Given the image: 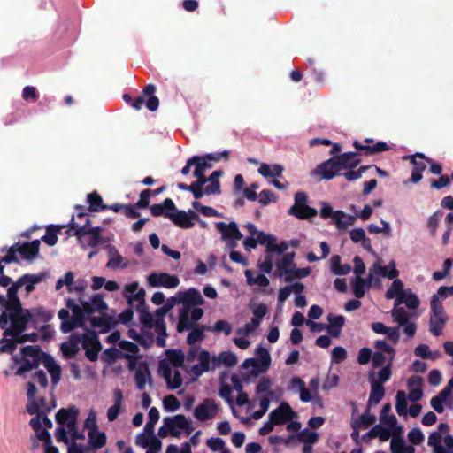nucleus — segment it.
I'll return each instance as SVG.
<instances>
[{"label":"nucleus","mask_w":453,"mask_h":453,"mask_svg":"<svg viewBox=\"0 0 453 453\" xmlns=\"http://www.w3.org/2000/svg\"><path fill=\"white\" fill-rule=\"evenodd\" d=\"M181 297V308H187V310H192L193 305H202L204 303V299L202 296L199 290L191 288L186 291H180Z\"/></svg>","instance_id":"18"},{"label":"nucleus","mask_w":453,"mask_h":453,"mask_svg":"<svg viewBox=\"0 0 453 453\" xmlns=\"http://www.w3.org/2000/svg\"><path fill=\"white\" fill-rule=\"evenodd\" d=\"M391 315L395 322L398 325H404L409 321V313L402 307L396 308L395 307L391 311Z\"/></svg>","instance_id":"57"},{"label":"nucleus","mask_w":453,"mask_h":453,"mask_svg":"<svg viewBox=\"0 0 453 453\" xmlns=\"http://www.w3.org/2000/svg\"><path fill=\"white\" fill-rule=\"evenodd\" d=\"M231 156V150H225L219 152L208 153L203 156H193L190 157L181 170H206L214 166L215 163L221 161L227 162Z\"/></svg>","instance_id":"5"},{"label":"nucleus","mask_w":453,"mask_h":453,"mask_svg":"<svg viewBox=\"0 0 453 453\" xmlns=\"http://www.w3.org/2000/svg\"><path fill=\"white\" fill-rule=\"evenodd\" d=\"M369 381L371 383V392L368 399L369 405L378 404L385 395V388L382 384L375 382L374 373H369Z\"/></svg>","instance_id":"22"},{"label":"nucleus","mask_w":453,"mask_h":453,"mask_svg":"<svg viewBox=\"0 0 453 453\" xmlns=\"http://www.w3.org/2000/svg\"><path fill=\"white\" fill-rule=\"evenodd\" d=\"M124 357L126 359L135 358L129 354H124L120 350L116 348H109L106 349L102 356V360L107 362L108 364H113L118 358Z\"/></svg>","instance_id":"39"},{"label":"nucleus","mask_w":453,"mask_h":453,"mask_svg":"<svg viewBox=\"0 0 453 453\" xmlns=\"http://www.w3.org/2000/svg\"><path fill=\"white\" fill-rule=\"evenodd\" d=\"M404 292L403 282L400 279H395L386 291L385 297L387 299H393L395 297V302H397L398 296H402Z\"/></svg>","instance_id":"40"},{"label":"nucleus","mask_w":453,"mask_h":453,"mask_svg":"<svg viewBox=\"0 0 453 453\" xmlns=\"http://www.w3.org/2000/svg\"><path fill=\"white\" fill-rule=\"evenodd\" d=\"M374 347L377 351H381L382 353L388 355V357H392V360L395 359V349L390 346L386 341L379 340L374 343Z\"/></svg>","instance_id":"60"},{"label":"nucleus","mask_w":453,"mask_h":453,"mask_svg":"<svg viewBox=\"0 0 453 453\" xmlns=\"http://www.w3.org/2000/svg\"><path fill=\"white\" fill-rule=\"evenodd\" d=\"M15 244L20 257L30 263L39 256L41 246V240L39 239L23 243L18 242Z\"/></svg>","instance_id":"15"},{"label":"nucleus","mask_w":453,"mask_h":453,"mask_svg":"<svg viewBox=\"0 0 453 453\" xmlns=\"http://www.w3.org/2000/svg\"><path fill=\"white\" fill-rule=\"evenodd\" d=\"M66 226H68L66 225ZM65 227V225H50L46 228V234L40 239L49 246H54L58 242L57 234Z\"/></svg>","instance_id":"35"},{"label":"nucleus","mask_w":453,"mask_h":453,"mask_svg":"<svg viewBox=\"0 0 453 453\" xmlns=\"http://www.w3.org/2000/svg\"><path fill=\"white\" fill-rule=\"evenodd\" d=\"M49 276V273L47 272H42V273H35V274H32V273H26L25 274V283H24V287H25V290L27 292V294H30L31 292H33L35 288V285L36 284H39L41 283L42 281H43L44 280H46Z\"/></svg>","instance_id":"30"},{"label":"nucleus","mask_w":453,"mask_h":453,"mask_svg":"<svg viewBox=\"0 0 453 453\" xmlns=\"http://www.w3.org/2000/svg\"><path fill=\"white\" fill-rule=\"evenodd\" d=\"M395 410L399 416H405L408 413V400L403 390H398L395 396Z\"/></svg>","instance_id":"46"},{"label":"nucleus","mask_w":453,"mask_h":453,"mask_svg":"<svg viewBox=\"0 0 453 453\" xmlns=\"http://www.w3.org/2000/svg\"><path fill=\"white\" fill-rule=\"evenodd\" d=\"M7 303L10 309H19L22 306L21 301L18 296V292L12 287L7 289Z\"/></svg>","instance_id":"59"},{"label":"nucleus","mask_w":453,"mask_h":453,"mask_svg":"<svg viewBox=\"0 0 453 453\" xmlns=\"http://www.w3.org/2000/svg\"><path fill=\"white\" fill-rule=\"evenodd\" d=\"M449 431V426L447 423H441L437 431L430 434L427 444L431 447L440 445L442 440V434Z\"/></svg>","instance_id":"38"},{"label":"nucleus","mask_w":453,"mask_h":453,"mask_svg":"<svg viewBox=\"0 0 453 453\" xmlns=\"http://www.w3.org/2000/svg\"><path fill=\"white\" fill-rule=\"evenodd\" d=\"M14 361L17 364H20V366L16 372L17 375H22L26 372L37 368L41 363L38 359H29L27 357L18 358L17 357H15Z\"/></svg>","instance_id":"37"},{"label":"nucleus","mask_w":453,"mask_h":453,"mask_svg":"<svg viewBox=\"0 0 453 453\" xmlns=\"http://www.w3.org/2000/svg\"><path fill=\"white\" fill-rule=\"evenodd\" d=\"M328 326L326 327L329 334L333 337H339L342 328L345 324V318L342 315L328 314Z\"/></svg>","instance_id":"26"},{"label":"nucleus","mask_w":453,"mask_h":453,"mask_svg":"<svg viewBox=\"0 0 453 453\" xmlns=\"http://www.w3.org/2000/svg\"><path fill=\"white\" fill-rule=\"evenodd\" d=\"M127 298L129 304H132L134 301L138 303L136 310L147 306L145 303V290L143 288L139 289L133 296H127Z\"/></svg>","instance_id":"62"},{"label":"nucleus","mask_w":453,"mask_h":453,"mask_svg":"<svg viewBox=\"0 0 453 453\" xmlns=\"http://www.w3.org/2000/svg\"><path fill=\"white\" fill-rule=\"evenodd\" d=\"M77 214L76 219L85 218V223L80 224L78 221H75L74 216L72 217L71 221L67 224L69 229L66 230V234L68 236L74 235L77 240L81 242L82 238L87 235V234H93L95 235L101 236L102 228L100 226L89 227L90 226V219L89 214L85 211V208L83 206L76 207Z\"/></svg>","instance_id":"4"},{"label":"nucleus","mask_w":453,"mask_h":453,"mask_svg":"<svg viewBox=\"0 0 453 453\" xmlns=\"http://www.w3.org/2000/svg\"><path fill=\"white\" fill-rule=\"evenodd\" d=\"M261 174H263L264 177L267 179H271L270 182L273 184L275 188H277L280 190H284L288 188V182H281L279 178H281L282 172H259Z\"/></svg>","instance_id":"50"},{"label":"nucleus","mask_w":453,"mask_h":453,"mask_svg":"<svg viewBox=\"0 0 453 453\" xmlns=\"http://www.w3.org/2000/svg\"><path fill=\"white\" fill-rule=\"evenodd\" d=\"M391 411V404L386 403L383 405L380 411V422L388 425L390 428L395 427L397 424L396 417L394 414H390Z\"/></svg>","instance_id":"44"},{"label":"nucleus","mask_w":453,"mask_h":453,"mask_svg":"<svg viewBox=\"0 0 453 453\" xmlns=\"http://www.w3.org/2000/svg\"><path fill=\"white\" fill-rule=\"evenodd\" d=\"M166 357L173 366L177 368H185L184 361L185 355L180 349H168L166 350Z\"/></svg>","instance_id":"42"},{"label":"nucleus","mask_w":453,"mask_h":453,"mask_svg":"<svg viewBox=\"0 0 453 453\" xmlns=\"http://www.w3.org/2000/svg\"><path fill=\"white\" fill-rule=\"evenodd\" d=\"M79 337L85 350L86 357L91 362L96 361L98 353L102 349L96 332L93 329L86 328V333L79 334Z\"/></svg>","instance_id":"7"},{"label":"nucleus","mask_w":453,"mask_h":453,"mask_svg":"<svg viewBox=\"0 0 453 453\" xmlns=\"http://www.w3.org/2000/svg\"><path fill=\"white\" fill-rule=\"evenodd\" d=\"M81 342V339L79 337V334H73L70 336V340L68 342H65L61 344L60 349L63 355L66 358L74 357L80 350L79 343Z\"/></svg>","instance_id":"25"},{"label":"nucleus","mask_w":453,"mask_h":453,"mask_svg":"<svg viewBox=\"0 0 453 453\" xmlns=\"http://www.w3.org/2000/svg\"><path fill=\"white\" fill-rule=\"evenodd\" d=\"M7 251L5 256L0 257V259L4 262L5 265H9L12 263L19 264V259L17 256L18 249L17 245L14 243L9 248L4 247L1 249V252Z\"/></svg>","instance_id":"52"},{"label":"nucleus","mask_w":453,"mask_h":453,"mask_svg":"<svg viewBox=\"0 0 453 453\" xmlns=\"http://www.w3.org/2000/svg\"><path fill=\"white\" fill-rule=\"evenodd\" d=\"M431 316L447 317L444 307L438 296H433L431 299Z\"/></svg>","instance_id":"58"},{"label":"nucleus","mask_w":453,"mask_h":453,"mask_svg":"<svg viewBox=\"0 0 453 453\" xmlns=\"http://www.w3.org/2000/svg\"><path fill=\"white\" fill-rule=\"evenodd\" d=\"M163 423L166 425L172 436L179 437L180 433L178 429L181 430V428L184 427L187 424V418L183 414H177L173 417L164 418Z\"/></svg>","instance_id":"21"},{"label":"nucleus","mask_w":453,"mask_h":453,"mask_svg":"<svg viewBox=\"0 0 453 453\" xmlns=\"http://www.w3.org/2000/svg\"><path fill=\"white\" fill-rule=\"evenodd\" d=\"M114 404L111 406L107 411V418L109 421L112 422L117 419L123 401V394L122 391L119 388L114 390Z\"/></svg>","instance_id":"33"},{"label":"nucleus","mask_w":453,"mask_h":453,"mask_svg":"<svg viewBox=\"0 0 453 453\" xmlns=\"http://www.w3.org/2000/svg\"><path fill=\"white\" fill-rule=\"evenodd\" d=\"M407 437L411 443L413 445H420L425 440L424 434L421 429L418 427H415L410 430Z\"/></svg>","instance_id":"64"},{"label":"nucleus","mask_w":453,"mask_h":453,"mask_svg":"<svg viewBox=\"0 0 453 453\" xmlns=\"http://www.w3.org/2000/svg\"><path fill=\"white\" fill-rule=\"evenodd\" d=\"M30 324L29 317L26 314V309L22 306L19 309H11L8 311H2L0 314V329L4 330L3 335L10 337L26 331Z\"/></svg>","instance_id":"3"},{"label":"nucleus","mask_w":453,"mask_h":453,"mask_svg":"<svg viewBox=\"0 0 453 453\" xmlns=\"http://www.w3.org/2000/svg\"><path fill=\"white\" fill-rule=\"evenodd\" d=\"M292 382L298 383V388L300 390V400L302 402L307 403L312 399L311 391L305 387V383L302 379L294 377L292 378Z\"/></svg>","instance_id":"56"},{"label":"nucleus","mask_w":453,"mask_h":453,"mask_svg":"<svg viewBox=\"0 0 453 453\" xmlns=\"http://www.w3.org/2000/svg\"><path fill=\"white\" fill-rule=\"evenodd\" d=\"M219 411V406L211 398L204 399L194 410V416L199 421L212 419Z\"/></svg>","instance_id":"11"},{"label":"nucleus","mask_w":453,"mask_h":453,"mask_svg":"<svg viewBox=\"0 0 453 453\" xmlns=\"http://www.w3.org/2000/svg\"><path fill=\"white\" fill-rule=\"evenodd\" d=\"M393 362L394 360H392V357L388 358V363L378 372V377L375 379L376 383L383 385L388 380H389L392 375Z\"/></svg>","instance_id":"47"},{"label":"nucleus","mask_w":453,"mask_h":453,"mask_svg":"<svg viewBox=\"0 0 453 453\" xmlns=\"http://www.w3.org/2000/svg\"><path fill=\"white\" fill-rule=\"evenodd\" d=\"M307 202L308 196L305 192H296L294 196V204L288 209V213L301 220L316 217L318 211L307 205Z\"/></svg>","instance_id":"6"},{"label":"nucleus","mask_w":453,"mask_h":453,"mask_svg":"<svg viewBox=\"0 0 453 453\" xmlns=\"http://www.w3.org/2000/svg\"><path fill=\"white\" fill-rule=\"evenodd\" d=\"M72 313L73 316H71V323L64 324V326L65 327V329H64V333H70L75 328H84L86 330L87 327L85 326V320L87 319L84 316L81 306L73 310Z\"/></svg>","instance_id":"24"},{"label":"nucleus","mask_w":453,"mask_h":453,"mask_svg":"<svg viewBox=\"0 0 453 453\" xmlns=\"http://www.w3.org/2000/svg\"><path fill=\"white\" fill-rule=\"evenodd\" d=\"M27 411L30 415H36L30 419L29 425L35 432H39L42 429L41 411H39V404H27Z\"/></svg>","instance_id":"41"},{"label":"nucleus","mask_w":453,"mask_h":453,"mask_svg":"<svg viewBox=\"0 0 453 453\" xmlns=\"http://www.w3.org/2000/svg\"><path fill=\"white\" fill-rule=\"evenodd\" d=\"M269 417L275 425H284L291 421L294 418L296 417V413L293 411L290 405L284 402L280 404V406L274 410H273Z\"/></svg>","instance_id":"14"},{"label":"nucleus","mask_w":453,"mask_h":453,"mask_svg":"<svg viewBox=\"0 0 453 453\" xmlns=\"http://www.w3.org/2000/svg\"><path fill=\"white\" fill-rule=\"evenodd\" d=\"M26 314L29 317L33 328H38L40 323H47L53 318V313L42 306L26 309Z\"/></svg>","instance_id":"16"},{"label":"nucleus","mask_w":453,"mask_h":453,"mask_svg":"<svg viewBox=\"0 0 453 453\" xmlns=\"http://www.w3.org/2000/svg\"><path fill=\"white\" fill-rule=\"evenodd\" d=\"M148 283L154 288H174L179 286L180 279L167 273H152L148 277Z\"/></svg>","instance_id":"12"},{"label":"nucleus","mask_w":453,"mask_h":453,"mask_svg":"<svg viewBox=\"0 0 453 453\" xmlns=\"http://www.w3.org/2000/svg\"><path fill=\"white\" fill-rule=\"evenodd\" d=\"M353 146L356 151L334 156L318 165L314 170H353L363 162V157L372 156L389 149L385 142H378L373 145H363L362 142L354 141Z\"/></svg>","instance_id":"1"},{"label":"nucleus","mask_w":453,"mask_h":453,"mask_svg":"<svg viewBox=\"0 0 453 453\" xmlns=\"http://www.w3.org/2000/svg\"><path fill=\"white\" fill-rule=\"evenodd\" d=\"M220 364H223L226 367H233L237 364V357L232 351H222L218 357H212L211 370H214Z\"/></svg>","instance_id":"27"},{"label":"nucleus","mask_w":453,"mask_h":453,"mask_svg":"<svg viewBox=\"0 0 453 453\" xmlns=\"http://www.w3.org/2000/svg\"><path fill=\"white\" fill-rule=\"evenodd\" d=\"M197 359L198 364L192 365L188 371L196 379L202 376L204 372H209L211 369L210 364L211 362L212 363V357L210 352L205 349L200 350Z\"/></svg>","instance_id":"17"},{"label":"nucleus","mask_w":453,"mask_h":453,"mask_svg":"<svg viewBox=\"0 0 453 453\" xmlns=\"http://www.w3.org/2000/svg\"><path fill=\"white\" fill-rule=\"evenodd\" d=\"M88 444L93 449H102L106 445L107 437L104 432H101L97 429L88 432Z\"/></svg>","instance_id":"29"},{"label":"nucleus","mask_w":453,"mask_h":453,"mask_svg":"<svg viewBox=\"0 0 453 453\" xmlns=\"http://www.w3.org/2000/svg\"><path fill=\"white\" fill-rule=\"evenodd\" d=\"M165 217L170 219L175 226L183 229L193 227L195 225L193 219H200L199 216L191 211H189V214L184 211H177L175 213L165 211Z\"/></svg>","instance_id":"13"},{"label":"nucleus","mask_w":453,"mask_h":453,"mask_svg":"<svg viewBox=\"0 0 453 453\" xmlns=\"http://www.w3.org/2000/svg\"><path fill=\"white\" fill-rule=\"evenodd\" d=\"M365 289H367V288L365 279L360 276H357L353 282V294L357 298H362L365 296Z\"/></svg>","instance_id":"61"},{"label":"nucleus","mask_w":453,"mask_h":453,"mask_svg":"<svg viewBox=\"0 0 453 453\" xmlns=\"http://www.w3.org/2000/svg\"><path fill=\"white\" fill-rule=\"evenodd\" d=\"M90 323L93 327L100 328L101 333L110 331L116 324L113 318L106 313H104L100 317L90 318Z\"/></svg>","instance_id":"28"},{"label":"nucleus","mask_w":453,"mask_h":453,"mask_svg":"<svg viewBox=\"0 0 453 453\" xmlns=\"http://www.w3.org/2000/svg\"><path fill=\"white\" fill-rule=\"evenodd\" d=\"M21 353L23 355L22 357H30V359H38L39 361H42V355H45V352L37 345L25 346L21 349Z\"/></svg>","instance_id":"51"},{"label":"nucleus","mask_w":453,"mask_h":453,"mask_svg":"<svg viewBox=\"0 0 453 453\" xmlns=\"http://www.w3.org/2000/svg\"><path fill=\"white\" fill-rule=\"evenodd\" d=\"M447 322V317H435V316H430V331L431 333L435 335L439 336L442 333V329L445 326V324Z\"/></svg>","instance_id":"48"},{"label":"nucleus","mask_w":453,"mask_h":453,"mask_svg":"<svg viewBox=\"0 0 453 453\" xmlns=\"http://www.w3.org/2000/svg\"><path fill=\"white\" fill-rule=\"evenodd\" d=\"M356 219L353 216L347 215L342 211H334V222L336 228L340 231L346 230L348 226L355 224Z\"/></svg>","instance_id":"31"},{"label":"nucleus","mask_w":453,"mask_h":453,"mask_svg":"<svg viewBox=\"0 0 453 453\" xmlns=\"http://www.w3.org/2000/svg\"><path fill=\"white\" fill-rule=\"evenodd\" d=\"M294 257L295 252L285 253L282 258L276 262L275 275L290 266L295 267L296 264L294 263Z\"/></svg>","instance_id":"49"},{"label":"nucleus","mask_w":453,"mask_h":453,"mask_svg":"<svg viewBox=\"0 0 453 453\" xmlns=\"http://www.w3.org/2000/svg\"><path fill=\"white\" fill-rule=\"evenodd\" d=\"M246 280L248 285H258L260 287H267L269 285L268 278L264 274H257L256 277H253V273L251 270L247 269L244 272Z\"/></svg>","instance_id":"45"},{"label":"nucleus","mask_w":453,"mask_h":453,"mask_svg":"<svg viewBox=\"0 0 453 453\" xmlns=\"http://www.w3.org/2000/svg\"><path fill=\"white\" fill-rule=\"evenodd\" d=\"M136 311L140 314V321L143 326L147 329L153 328V323L155 322V319L153 315L149 311L148 306L137 309Z\"/></svg>","instance_id":"55"},{"label":"nucleus","mask_w":453,"mask_h":453,"mask_svg":"<svg viewBox=\"0 0 453 453\" xmlns=\"http://www.w3.org/2000/svg\"><path fill=\"white\" fill-rule=\"evenodd\" d=\"M224 172H212L210 177L204 176V172H193L196 180L190 185L183 182L177 183L180 190L191 191L196 199H200L204 194L212 195L220 193V184L219 178Z\"/></svg>","instance_id":"2"},{"label":"nucleus","mask_w":453,"mask_h":453,"mask_svg":"<svg viewBox=\"0 0 453 453\" xmlns=\"http://www.w3.org/2000/svg\"><path fill=\"white\" fill-rule=\"evenodd\" d=\"M296 440L304 444H314L319 440V434L315 432L310 431L308 428L303 429L296 434Z\"/></svg>","instance_id":"53"},{"label":"nucleus","mask_w":453,"mask_h":453,"mask_svg":"<svg viewBox=\"0 0 453 453\" xmlns=\"http://www.w3.org/2000/svg\"><path fill=\"white\" fill-rule=\"evenodd\" d=\"M88 203L89 211H101L107 210L108 206L103 203V198L97 192H92L88 195Z\"/></svg>","instance_id":"43"},{"label":"nucleus","mask_w":453,"mask_h":453,"mask_svg":"<svg viewBox=\"0 0 453 453\" xmlns=\"http://www.w3.org/2000/svg\"><path fill=\"white\" fill-rule=\"evenodd\" d=\"M155 332L157 334V346L164 348L165 346V338L167 337L166 324L163 318H156L153 323Z\"/></svg>","instance_id":"36"},{"label":"nucleus","mask_w":453,"mask_h":453,"mask_svg":"<svg viewBox=\"0 0 453 453\" xmlns=\"http://www.w3.org/2000/svg\"><path fill=\"white\" fill-rule=\"evenodd\" d=\"M164 408L167 411H175L180 407V402L173 395H168L163 399Z\"/></svg>","instance_id":"63"},{"label":"nucleus","mask_w":453,"mask_h":453,"mask_svg":"<svg viewBox=\"0 0 453 453\" xmlns=\"http://www.w3.org/2000/svg\"><path fill=\"white\" fill-rule=\"evenodd\" d=\"M157 88L153 84H148L142 89V95L136 97L133 100L132 107L139 111L142 108L145 104L148 110L150 111H155L158 109L159 106V99L157 96H154Z\"/></svg>","instance_id":"9"},{"label":"nucleus","mask_w":453,"mask_h":453,"mask_svg":"<svg viewBox=\"0 0 453 453\" xmlns=\"http://www.w3.org/2000/svg\"><path fill=\"white\" fill-rule=\"evenodd\" d=\"M134 380L139 390L145 388L147 381L151 383V373L145 361L138 363L135 369Z\"/></svg>","instance_id":"20"},{"label":"nucleus","mask_w":453,"mask_h":453,"mask_svg":"<svg viewBox=\"0 0 453 453\" xmlns=\"http://www.w3.org/2000/svg\"><path fill=\"white\" fill-rule=\"evenodd\" d=\"M403 160H409L413 165V170H426L427 168L429 170H442L441 164L426 157L423 153L403 156Z\"/></svg>","instance_id":"10"},{"label":"nucleus","mask_w":453,"mask_h":453,"mask_svg":"<svg viewBox=\"0 0 453 453\" xmlns=\"http://www.w3.org/2000/svg\"><path fill=\"white\" fill-rule=\"evenodd\" d=\"M404 303L409 309L415 310L420 305V300L418 296L412 293L411 288L405 289L402 296H398V301L395 305Z\"/></svg>","instance_id":"32"},{"label":"nucleus","mask_w":453,"mask_h":453,"mask_svg":"<svg viewBox=\"0 0 453 453\" xmlns=\"http://www.w3.org/2000/svg\"><path fill=\"white\" fill-rule=\"evenodd\" d=\"M11 340L14 342L15 349H17L18 344H22L27 342H35L39 339V335L37 333H30V334H23L19 333L18 334H12Z\"/></svg>","instance_id":"54"},{"label":"nucleus","mask_w":453,"mask_h":453,"mask_svg":"<svg viewBox=\"0 0 453 453\" xmlns=\"http://www.w3.org/2000/svg\"><path fill=\"white\" fill-rule=\"evenodd\" d=\"M190 333L187 337V343L190 346H194V344L197 342H202L205 338L204 331H210L211 328L208 326H195L190 329Z\"/></svg>","instance_id":"34"},{"label":"nucleus","mask_w":453,"mask_h":453,"mask_svg":"<svg viewBox=\"0 0 453 453\" xmlns=\"http://www.w3.org/2000/svg\"><path fill=\"white\" fill-rule=\"evenodd\" d=\"M78 416H79V409L76 406L72 405L68 408L59 409L56 413L55 418H56V422L58 425H60V426L65 425L67 426L68 424H70L71 420L78 419Z\"/></svg>","instance_id":"23"},{"label":"nucleus","mask_w":453,"mask_h":453,"mask_svg":"<svg viewBox=\"0 0 453 453\" xmlns=\"http://www.w3.org/2000/svg\"><path fill=\"white\" fill-rule=\"evenodd\" d=\"M203 310L199 307L187 310V308H180L179 310V321L177 324V331L183 333L193 328L196 322L203 316Z\"/></svg>","instance_id":"8"},{"label":"nucleus","mask_w":453,"mask_h":453,"mask_svg":"<svg viewBox=\"0 0 453 453\" xmlns=\"http://www.w3.org/2000/svg\"><path fill=\"white\" fill-rule=\"evenodd\" d=\"M216 228L221 233V238L223 240H241L243 237V234L238 229L237 224L235 222H230L229 224L225 222H218L216 224Z\"/></svg>","instance_id":"19"}]
</instances>
